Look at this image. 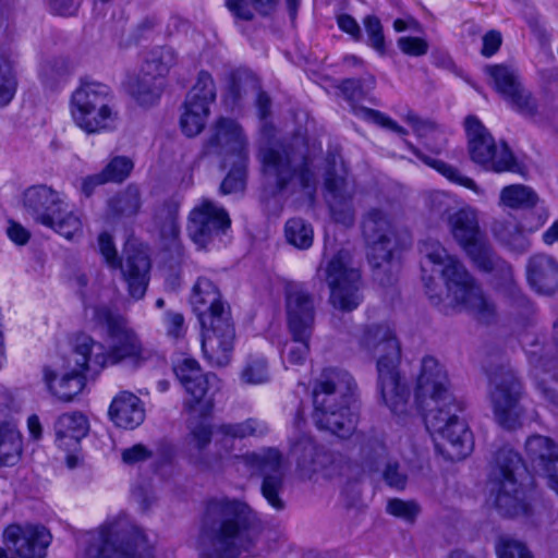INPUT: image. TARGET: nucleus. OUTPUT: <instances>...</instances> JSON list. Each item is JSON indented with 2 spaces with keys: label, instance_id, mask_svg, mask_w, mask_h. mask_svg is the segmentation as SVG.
<instances>
[{
  "label": "nucleus",
  "instance_id": "nucleus-1",
  "mask_svg": "<svg viewBox=\"0 0 558 558\" xmlns=\"http://www.w3.org/2000/svg\"><path fill=\"white\" fill-rule=\"evenodd\" d=\"M262 531L260 519L244 500L227 496L209 498L198 521L199 558L251 556Z\"/></svg>",
  "mask_w": 558,
  "mask_h": 558
},
{
  "label": "nucleus",
  "instance_id": "nucleus-2",
  "mask_svg": "<svg viewBox=\"0 0 558 558\" xmlns=\"http://www.w3.org/2000/svg\"><path fill=\"white\" fill-rule=\"evenodd\" d=\"M415 402L425 411L426 427L439 436V450L450 460H461L473 450V437L458 413L462 407L449 391L446 371L432 356L422 360L415 388Z\"/></svg>",
  "mask_w": 558,
  "mask_h": 558
},
{
  "label": "nucleus",
  "instance_id": "nucleus-3",
  "mask_svg": "<svg viewBox=\"0 0 558 558\" xmlns=\"http://www.w3.org/2000/svg\"><path fill=\"white\" fill-rule=\"evenodd\" d=\"M191 305L203 328L202 350L214 366H226L232 359L235 328L231 310L220 290L208 278L199 277L193 286Z\"/></svg>",
  "mask_w": 558,
  "mask_h": 558
},
{
  "label": "nucleus",
  "instance_id": "nucleus-4",
  "mask_svg": "<svg viewBox=\"0 0 558 558\" xmlns=\"http://www.w3.org/2000/svg\"><path fill=\"white\" fill-rule=\"evenodd\" d=\"M356 384L344 369H323L313 387V421L318 429L328 430L340 438L353 434L356 414L352 410Z\"/></svg>",
  "mask_w": 558,
  "mask_h": 558
},
{
  "label": "nucleus",
  "instance_id": "nucleus-5",
  "mask_svg": "<svg viewBox=\"0 0 558 558\" xmlns=\"http://www.w3.org/2000/svg\"><path fill=\"white\" fill-rule=\"evenodd\" d=\"M305 150L301 138L259 150L263 201H268L286 191L294 192L298 187L308 194L315 191L316 175L312 159L306 156Z\"/></svg>",
  "mask_w": 558,
  "mask_h": 558
},
{
  "label": "nucleus",
  "instance_id": "nucleus-6",
  "mask_svg": "<svg viewBox=\"0 0 558 558\" xmlns=\"http://www.w3.org/2000/svg\"><path fill=\"white\" fill-rule=\"evenodd\" d=\"M362 345L377 360V386L383 401L395 415H407L410 390L400 376L401 347L393 330L384 325L369 326Z\"/></svg>",
  "mask_w": 558,
  "mask_h": 558
},
{
  "label": "nucleus",
  "instance_id": "nucleus-7",
  "mask_svg": "<svg viewBox=\"0 0 558 558\" xmlns=\"http://www.w3.org/2000/svg\"><path fill=\"white\" fill-rule=\"evenodd\" d=\"M421 251L426 263L432 266V271L440 272L448 294L457 304L462 305L480 322L489 323L495 317V304L457 257L449 255L445 247L434 241L423 243Z\"/></svg>",
  "mask_w": 558,
  "mask_h": 558
},
{
  "label": "nucleus",
  "instance_id": "nucleus-8",
  "mask_svg": "<svg viewBox=\"0 0 558 558\" xmlns=\"http://www.w3.org/2000/svg\"><path fill=\"white\" fill-rule=\"evenodd\" d=\"M449 231L471 262L481 270L499 271L505 281L514 282L513 268L495 252L480 225V211L464 206L448 216Z\"/></svg>",
  "mask_w": 558,
  "mask_h": 558
},
{
  "label": "nucleus",
  "instance_id": "nucleus-9",
  "mask_svg": "<svg viewBox=\"0 0 558 558\" xmlns=\"http://www.w3.org/2000/svg\"><path fill=\"white\" fill-rule=\"evenodd\" d=\"M85 558H155L154 545L138 526L125 521L105 523L85 534Z\"/></svg>",
  "mask_w": 558,
  "mask_h": 558
},
{
  "label": "nucleus",
  "instance_id": "nucleus-10",
  "mask_svg": "<svg viewBox=\"0 0 558 558\" xmlns=\"http://www.w3.org/2000/svg\"><path fill=\"white\" fill-rule=\"evenodd\" d=\"M70 113L74 124L86 134L110 131L118 120L110 87L98 82H84L72 93Z\"/></svg>",
  "mask_w": 558,
  "mask_h": 558
},
{
  "label": "nucleus",
  "instance_id": "nucleus-11",
  "mask_svg": "<svg viewBox=\"0 0 558 558\" xmlns=\"http://www.w3.org/2000/svg\"><path fill=\"white\" fill-rule=\"evenodd\" d=\"M68 364L70 372L58 381L52 369L44 368V380L49 391L65 402L71 401L84 388L86 371L97 372L106 365L104 345L85 333L77 335Z\"/></svg>",
  "mask_w": 558,
  "mask_h": 558
},
{
  "label": "nucleus",
  "instance_id": "nucleus-12",
  "mask_svg": "<svg viewBox=\"0 0 558 558\" xmlns=\"http://www.w3.org/2000/svg\"><path fill=\"white\" fill-rule=\"evenodd\" d=\"M23 205L32 218L68 240L82 235L83 221L78 213L69 210L63 195L52 187L39 184L26 189Z\"/></svg>",
  "mask_w": 558,
  "mask_h": 558
},
{
  "label": "nucleus",
  "instance_id": "nucleus-13",
  "mask_svg": "<svg viewBox=\"0 0 558 558\" xmlns=\"http://www.w3.org/2000/svg\"><path fill=\"white\" fill-rule=\"evenodd\" d=\"M521 465V457L511 448L504 447L497 451L489 475V499L502 517H526L531 512L530 504L515 478Z\"/></svg>",
  "mask_w": 558,
  "mask_h": 558
},
{
  "label": "nucleus",
  "instance_id": "nucleus-14",
  "mask_svg": "<svg viewBox=\"0 0 558 558\" xmlns=\"http://www.w3.org/2000/svg\"><path fill=\"white\" fill-rule=\"evenodd\" d=\"M468 140V153L471 160L487 171L513 172L523 174V166L517 161L505 142L496 143L485 125L475 117L464 121Z\"/></svg>",
  "mask_w": 558,
  "mask_h": 558
},
{
  "label": "nucleus",
  "instance_id": "nucleus-15",
  "mask_svg": "<svg viewBox=\"0 0 558 558\" xmlns=\"http://www.w3.org/2000/svg\"><path fill=\"white\" fill-rule=\"evenodd\" d=\"M489 399L496 421L506 429H515L522 424L523 409L520 405L522 384L506 364L490 367Z\"/></svg>",
  "mask_w": 558,
  "mask_h": 558
},
{
  "label": "nucleus",
  "instance_id": "nucleus-16",
  "mask_svg": "<svg viewBox=\"0 0 558 558\" xmlns=\"http://www.w3.org/2000/svg\"><path fill=\"white\" fill-rule=\"evenodd\" d=\"M99 252L111 268H120L130 295L142 299L148 286L150 262L146 251L133 243H128L123 251V260L117 255L112 236L108 232H101L98 236Z\"/></svg>",
  "mask_w": 558,
  "mask_h": 558
},
{
  "label": "nucleus",
  "instance_id": "nucleus-17",
  "mask_svg": "<svg viewBox=\"0 0 558 558\" xmlns=\"http://www.w3.org/2000/svg\"><path fill=\"white\" fill-rule=\"evenodd\" d=\"M252 473L263 477L262 495L277 511L286 507L281 495L284 489V477L289 462L282 452L274 447L263 448L259 451L246 452L236 457Z\"/></svg>",
  "mask_w": 558,
  "mask_h": 558
},
{
  "label": "nucleus",
  "instance_id": "nucleus-18",
  "mask_svg": "<svg viewBox=\"0 0 558 558\" xmlns=\"http://www.w3.org/2000/svg\"><path fill=\"white\" fill-rule=\"evenodd\" d=\"M173 371L186 392L184 411L190 415L208 416L214 409L213 396L220 389L219 378L213 373H203L194 359L182 360Z\"/></svg>",
  "mask_w": 558,
  "mask_h": 558
},
{
  "label": "nucleus",
  "instance_id": "nucleus-19",
  "mask_svg": "<svg viewBox=\"0 0 558 558\" xmlns=\"http://www.w3.org/2000/svg\"><path fill=\"white\" fill-rule=\"evenodd\" d=\"M325 280L330 289L329 301L342 312L355 310L362 302L361 274L352 265L349 251L340 250L324 269Z\"/></svg>",
  "mask_w": 558,
  "mask_h": 558
},
{
  "label": "nucleus",
  "instance_id": "nucleus-20",
  "mask_svg": "<svg viewBox=\"0 0 558 558\" xmlns=\"http://www.w3.org/2000/svg\"><path fill=\"white\" fill-rule=\"evenodd\" d=\"M94 319L106 328L110 338V350L108 353L104 351L106 363L116 364L126 359L140 362L148 357L147 350L121 315L107 306H99L94 310Z\"/></svg>",
  "mask_w": 558,
  "mask_h": 558
},
{
  "label": "nucleus",
  "instance_id": "nucleus-21",
  "mask_svg": "<svg viewBox=\"0 0 558 558\" xmlns=\"http://www.w3.org/2000/svg\"><path fill=\"white\" fill-rule=\"evenodd\" d=\"M324 197L331 213L332 219L343 226L354 222L353 198L356 193L354 179L343 161L339 165L333 160L324 178Z\"/></svg>",
  "mask_w": 558,
  "mask_h": 558
},
{
  "label": "nucleus",
  "instance_id": "nucleus-22",
  "mask_svg": "<svg viewBox=\"0 0 558 558\" xmlns=\"http://www.w3.org/2000/svg\"><path fill=\"white\" fill-rule=\"evenodd\" d=\"M215 99L216 88L211 75L205 71L199 72L182 106L180 126L186 136L193 137L203 131L209 116V105Z\"/></svg>",
  "mask_w": 558,
  "mask_h": 558
},
{
  "label": "nucleus",
  "instance_id": "nucleus-23",
  "mask_svg": "<svg viewBox=\"0 0 558 558\" xmlns=\"http://www.w3.org/2000/svg\"><path fill=\"white\" fill-rule=\"evenodd\" d=\"M214 427L199 421L189 425L186 435V458L195 469L202 472L221 473L225 470L226 453L217 444L210 450Z\"/></svg>",
  "mask_w": 558,
  "mask_h": 558
},
{
  "label": "nucleus",
  "instance_id": "nucleus-24",
  "mask_svg": "<svg viewBox=\"0 0 558 558\" xmlns=\"http://www.w3.org/2000/svg\"><path fill=\"white\" fill-rule=\"evenodd\" d=\"M203 154L219 157L223 167H227L229 160L240 157L248 159L247 142L241 125L229 118L218 119L204 144Z\"/></svg>",
  "mask_w": 558,
  "mask_h": 558
},
{
  "label": "nucleus",
  "instance_id": "nucleus-25",
  "mask_svg": "<svg viewBox=\"0 0 558 558\" xmlns=\"http://www.w3.org/2000/svg\"><path fill=\"white\" fill-rule=\"evenodd\" d=\"M231 219L227 210L210 199H203L189 216L187 232L192 241L205 248L216 236L225 233Z\"/></svg>",
  "mask_w": 558,
  "mask_h": 558
},
{
  "label": "nucleus",
  "instance_id": "nucleus-26",
  "mask_svg": "<svg viewBox=\"0 0 558 558\" xmlns=\"http://www.w3.org/2000/svg\"><path fill=\"white\" fill-rule=\"evenodd\" d=\"M362 234L369 247L368 257L376 267L390 260L395 230L387 213L379 208L368 209L363 216Z\"/></svg>",
  "mask_w": 558,
  "mask_h": 558
},
{
  "label": "nucleus",
  "instance_id": "nucleus-27",
  "mask_svg": "<svg viewBox=\"0 0 558 558\" xmlns=\"http://www.w3.org/2000/svg\"><path fill=\"white\" fill-rule=\"evenodd\" d=\"M4 542L19 558H45L52 536L40 524H13L5 529Z\"/></svg>",
  "mask_w": 558,
  "mask_h": 558
},
{
  "label": "nucleus",
  "instance_id": "nucleus-28",
  "mask_svg": "<svg viewBox=\"0 0 558 558\" xmlns=\"http://www.w3.org/2000/svg\"><path fill=\"white\" fill-rule=\"evenodd\" d=\"M286 313L290 333H313L316 305L314 295L303 286H290L286 293Z\"/></svg>",
  "mask_w": 558,
  "mask_h": 558
},
{
  "label": "nucleus",
  "instance_id": "nucleus-29",
  "mask_svg": "<svg viewBox=\"0 0 558 558\" xmlns=\"http://www.w3.org/2000/svg\"><path fill=\"white\" fill-rule=\"evenodd\" d=\"M525 451L537 468V472L546 478L547 485L553 490H558V478L556 471H558V446L548 437L541 435H533L525 441Z\"/></svg>",
  "mask_w": 558,
  "mask_h": 558
},
{
  "label": "nucleus",
  "instance_id": "nucleus-30",
  "mask_svg": "<svg viewBox=\"0 0 558 558\" xmlns=\"http://www.w3.org/2000/svg\"><path fill=\"white\" fill-rule=\"evenodd\" d=\"M526 281L537 294L553 295L558 291V260L548 254L532 255L525 265Z\"/></svg>",
  "mask_w": 558,
  "mask_h": 558
},
{
  "label": "nucleus",
  "instance_id": "nucleus-31",
  "mask_svg": "<svg viewBox=\"0 0 558 558\" xmlns=\"http://www.w3.org/2000/svg\"><path fill=\"white\" fill-rule=\"evenodd\" d=\"M109 415L117 426L133 429L144 422L145 411L138 397L123 391L112 400Z\"/></svg>",
  "mask_w": 558,
  "mask_h": 558
},
{
  "label": "nucleus",
  "instance_id": "nucleus-32",
  "mask_svg": "<svg viewBox=\"0 0 558 558\" xmlns=\"http://www.w3.org/2000/svg\"><path fill=\"white\" fill-rule=\"evenodd\" d=\"M217 432L221 435V438L217 440V446L219 445L223 449L227 457L233 449L231 439L264 436L268 433V426L257 418H247L240 423L221 424Z\"/></svg>",
  "mask_w": 558,
  "mask_h": 558
},
{
  "label": "nucleus",
  "instance_id": "nucleus-33",
  "mask_svg": "<svg viewBox=\"0 0 558 558\" xmlns=\"http://www.w3.org/2000/svg\"><path fill=\"white\" fill-rule=\"evenodd\" d=\"M60 447L70 448L78 444L88 432L87 418L77 412L61 415L54 425Z\"/></svg>",
  "mask_w": 558,
  "mask_h": 558
},
{
  "label": "nucleus",
  "instance_id": "nucleus-34",
  "mask_svg": "<svg viewBox=\"0 0 558 558\" xmlns=\"http://www.w3.org/2000/svg\"><path fill=\"white\" fill-rule=\"evenodd\" d=\"M165 83L160 77H153V75L141 73L129 83V94L134 100L143 107H150L159 100Z\"/></svg>",
  "mask_w": 558,
  "mask_h": 558
},
{
  "label": "nucleus",
  "instance_id": "nucleus-35",
  "mask_svg": "<svg viewBox=\"0 0 558 558\" xmlns=\"http://www.w3.org/2000/svg\"><path fill=\"white\" fill-rule=\"evenodd\" d=\"M405 121L430 151L439 154L445 148L446 135L433 121L422 120L413 112L405 116Z\"/></svg>",
  "mask_w": 558,
  "mask_h": 558
},
{
  "label": "nucleus",
  "instance_id": "nucleus-36",
  "mask_svg": "<svg viewBox=\"0 0 558 558\" xmlns=\"http://www.w3.org/2000/svg\"><path fill=\"white\" fill-rule=\"evenodd\" d=\"M408 145H409V148L411 149V151L418 159H421L428 167L435 169L437 172H439L441 175H444L450 182L461 185L465 189H469L477 194L481 193V190L477 186V184L475 183V181L473 179L462 174L458 168H456L440 159H436V158L426 156L420 149L414 147L412 144H408Z\"/></svg>",
  "mask_w": 558,
  "mask_h": 558
},
{
  "label": "nucleus",
  "instance_id": "nucleus-37",
  "mask_svg": "<svg viewBox=\"0 0 558 558\" xmlns=\"http://www.w3.org/2000/svg\"><path fill=\"white\" fill-rule=\"evenodd\" d=\"M279 0H226V7L235 19L252 21L254 11L266 16L271 14Z\"/></svg>",
  "mask_w": 558,
  "mask_h": 558
},
{
  "label": "nucleus",
  "instance_id": "nucleus-38",
  "mask_svg": "<svg viewBox=\"0 0 558 558\" xmlns=\"http://www.w3.org/2000/svg\"><path fill=\"white\" fill-rule=\"evenodd\" d=\"M485 72L492 77L496 90L505 99L522 86L518 71L509 65H487Z\"/></svg>",
  "mask_w": 558,
  "mask_h": 558
},
{
  "label": "nucleus",
  "instance_id": "nucleus-39",
  "mask_svg": "<svg viewBox=\"0 0 558 558\" xmlns=\"http://www.w3.org/2000/svg\"><path fill=\"white\" fill-rule=\"evenodd\" d=\"M22 452V438L13 426L0 425V465H13Z\"/></svg>",
  "mask_w": 558,
  "mask_h": 558
},
{
  "label": "nucleus",
  "instance_id": "nucleus-40",
  "mask_svg": "<svg viewBox=\"0 0 558 558\" xmlns=\"http://www.w3.org/2000/svg\"><path fill=\"white\" fill-rule=\"evenodd\" d=\"M141 193L135 185H129L124 191L110 198L108 206L112 216L131 217L141 208Z\"/></svg>",
  "mask_w": 558,
  "mask_h": 558
},
{
  "label": "nucleus",
  "instance_id": "nucleus-41",
  "mask_svg": "<svg viewBox=\"0 0 558 558\" xmlns=\"http://www.w3.org/2000/svg\"><path fill=\"white\" fill-rule=\"evenodd\" d=\"M174 63V51L169 47H158L147 54L142 71L153 77L162 78L165 83V76Z\"/></svg>",
  "mask_w": 558,
  "mask_h": 558
},
{
  "label": "nucleus",
  "instance_id": "nucleus-42",
  "mask_svg": "<svg viewBox=\"0 0 558 558\" xmlns=\"http://www.w3.org/2000/svg\"><path fill=\"white\" fill-rule=\"evenodd\" d=\"M284 238L290 245L307 250L313 244L314 230L303 218H291L284 225Z\"/></svg>",
  "mask_w": 558,
  "mask_h": 558
},
{
  "label": "nucleus",
  "instance_id": "nucleus-43",
  "mask_svg": "<svg viewBox=\"0 0 558 558\" xmlns=\"http://www.w3.org/2000/svg\"><path fill=\"white\" fill-rule=\"evenodd\" d=\"M292 454L303 469L316 471L322 464L318 447L308 435H302L291 444Z\"/></svg>",
  "mask_w": 558,
  "mask_h": 558
},
{
  "label": "nucleus",
  "instance_id": "nucleus-44",
  "mask_svg": "<svg viewBox=\"0 0 558 558\" xmlns=\"http://www.w3.org/2000/svg\"><path fill=\"white\" fill-rule=\"evenodd\" d=\"M537 201V194L531 187L521 184L506 186L500 192V202L513 209L531 208Z\"/></svg>",
  "mask_w": 558,
  "mask_h": 558
},
{
  "label": "nucleus",
  "instance_id": "nucleus-45",
  "mask_svg": "<svg viewBox=\"0 0 558 558\" xmlns=\"http://www.w3.org/2000/svg\"><path fill=\"white\" fill-rule=\"evenodd\" d=\"M313 333H291V339L286 341L281 348L283 363L301 365L310 352V340Z\"/></svg>",
  "mask_w": 558,
  "mask_h": 558
},
{
  "label": "nucleus",
  "instance_id": "nucleus-46",
  "mask_svg": "<svg viewBox=\"0 0 558 558\" xmlns=\"http://www.w3.org/2000/svg\"><path fill=\"white\" fill-rule=\"evenodd\" d=\"M72 70L73 66L66 58H53L43 64L40 77L45 85L53 88L59 83L64 82Z\"/></svg>",
  "mask_w": 558,
  "mask_h": 558
},
{
  "label": "nucleus",
  "instance_id": "nucleus-47",
  "mask_svg": "<svg viewBox=\"0 0 558 558\" xmlns=\"http://www.w3.org/2000/svg\"><path fill=\"white\" fill-rule=\"evenodd\" d=\"M232 168L220 184V193L223 195L240 193L246 186V169L248 159L240 157L236 160H229Z\"/></svg>",
  "mask_w": 558,
  "mask_h": 558
},
{
  "label": "nucleus",
  "instance_id": "nucleus-48",
  "mask_svg": "<svg viewBox=\"0 0 558 558\" xmlns=\"http://www.w3.org/2000/svg\"><path fill=\"white\" fill-rule=\"evenodd\" d=\"M506 100L513 110L526 118L535 119L542 114L536 98L523 86L515 89Z\"/></svg>",
  "mask_w": 558,
  "mask_h": 558
},
{
  "label": "nucleus",
  "instance_id": "nucleus-49",
  "mask_svg": "<svg viewBox=\"0 0 558 558\" xmlns=\"http://www.w3.org/2000/svg\"><path fill=\"white\" fill-rule=\"evenodd\" d=\"M495 236L505 245L525 250L526 240L520 226L511 220H498L493 226Z\"/></svg>",
  "mask_w": 558,
  "mask_h": 558
},
{
  "label": "nucleus",
  "instance_id": "nucleus-50",
  "mask_svg": "<svg viewBox=\"0 0 558 558\" xmlns=\"http://www.w3.org/2000/svg\"><path fill=\"white\" fill-rule=\"evenodd\" d=\"M133 168L132 159L125 156H116L107 163L101 173L107 183H121L129 178Z\"/></svg>",
  "mask_w": 558,
  "mask_h": 558
},
{
  "label": "nucleus",
  "instance_id": "nucleus-51",
  "mask_svg": "<svg viewBox=\"0 0 558 558\" xmlns=\"http://www.w3.org/2000/svg\"><path fill=\"white\" fill-rule=\"evenodd\" d=\"M241 380L247 385H260L269 380L268 364L264 357H251L241 372Z\"/></svg>",
  "mask_w": 558,
  "mask_h": 558
},
{
  "label": "nucleus",
  "instance_id": "nucleus-52",
  "mask_svg": "<svg viewBox=\"0 0 558 558\" xmlns=\"http://www.w3.org/2000/svg\"><path fill=\"white\" fill-rule=\"evenodd\" d=\"M374 87L375 78L369 75L364 78L344 80L340 85V90L349 101H357L366 97Z\"/></svg>",
  "mask_w": 558,
  "mask_h": 558
},
{
  "label": "nucleus",
  "instance_id": "nucleus-53",
  "mask_svg": "<svg viewBox=\"0 0 558 558\" xmlns=\"http://www.w3.org/2000/svg\"><path fill=\"white\" fill-rule=\"evenodd\" d=\"M360 454L363 465L373 471L376 470L377 463L385 459L387 448L380 439L368 438L363 441Z\"/></svg>",
  "mask_w": 558,
  "mask_h": 558
},
{
  "label": "nucleus",
  "instance_id": "nucleus-54",
  "mask_svg": "<svg viewBox=\"0 0 558 558\" xmlns=\"http://www.w3.org/2000/svg\"><path fill=\"white\" fill-rule=\"evenodd\" d=\"M16 78L7 59L0 60V107L7 106L16 92Z\"/></svg>",
  "mask_w": 558,
  "mask_h": 558
},
{
  "label": "nucleus",
  "instance_id": "nucleus-55",
  "mask_svg": "<svg viewBox=\"0 0 558 558\" xmlns=\"http://www.w3.org/2000/svg\"><path fill=\"white\" fill-rule=\"evenodd\" d=\"M498 558H533L526 546L511 537H500L496 545Z\"/></svg>",
  "mask_w": 558,
  "mask_h": 558
},
{
  "label": "nucleus",
  "instance_id": "nucleus-56",
  "mask_svg": "<svg viewBox=\"0 0 558 558\" xmlns=\"http://www.w3.org/2000/svg\"><path fill=\"white\" fill-rule=\"evenodd\" d=\"M421 508L414 500L390 499L387 504V512L407 522H413Z\"/></svg>",
  "mask_w": 558,
  "mask_h": 558
},
{
  "label": "nucleus",
  "instance_id": "nucleus-57",
  "mask_svg": "<svg viewBox=\"0 0 558 558\" xmlns=\"http://www.w3.org/2000/svg\"><path fill=\"white\" fill-rule=\"evenodd\" d=\"M363 24L367 34L368 45L383 53L385 51V37L379 19L375 15H367L363 20Z\"/></svg>",
  "mask_w": 558,
  "mask_h": 558
},
{
  "label": "nucleus",
  "instance_id": "nucleus-58",
  "mask_svg": "<svg viewBox=\"0 0 558 558\" xmlns=\"http://www.w3.org/2000/svg\"><path fill=\"white\" fill-rule=\"evenodd\" d=\"M359 112L362 114L363 118L368 119L373 121L374 123L388 129L401 136H404L408 134V131L399 125L395 120L389 118L388 116L381 113L380 111L368 109V108H361L359 109Z\"/></svg>",
  "mask_w": 558,
  "mask_h": 558
},
{
  "label": "nucleus",
  "instance_id": "nucleus-59",
  "mask_svg": "<svg viewBox=\"0 0 558 558\" xmlns=\"http://www.w3.org/2000/svg\"><path fill=\"white\" fill-rule=\"evenodd\" d=\"M399 49L412 57H421L427 53L429 45L421 37L403 36L397 41Z\"/></svg>",
  "mask_w": 558,
  "mask_h": 558
},
{
  "label": "nucleus",
  "instance_id": "nucleus-60",
  "mask_svg": "<svg viewBox=\"0 0 558 558\" xmlns=\"http://www.w3.org/2000/svg\"><path fill=\"white\" fill-rule=\"evenodd\" d=\"M387 485L396 489H403L407 486L408 475L403 472L398 462H388L383 472Z\"/></svg>",
  "mask_w": 558,
  "mask_h": 558
},
{
  "label": "nucleus",
  "instance_id": "nucleus-61",
  "mask_svg": "<svg viewBox=\"0 0 558 558\" xmlns=\"http://www.w3.org/2000/svg\"><path fill=\"white\" fill-rule=\"evenodd\" d=\"M167 335L179 339L185 335L184 317L181 313L168 311L165 313Z\"/></svg>",
  "mask_w": 558,
  "mask_h": 558
},
{
  "label": "nucleus",
  "instance_id": "nucleus-62",
  "mask_svg": "<svg viewBox=\"0 0 558 558\" xmlns=\"http://www.w3.org/2000/svg\"><path fill=\"white\" fill-rule=\"evenodd\" d=\"M514 293L512 306L515 314L524 320L530 319L535 314L534 304L521 292L520 289H515Z\"/></svg>",
  "mask_w": 558,
  "mask_h": 558
},
{
  "label": "nucleus",
  "instance_id": "nucleus-63",
  "mask_svg": "<svg viewBox=\"0 0 558 558\" xmlns=\"http://www.w3.org/2000/svg\"><path fill=\"white\" fill-rule=\"evenodd\" d=\"M501 43V34L497 31H489L483 37L482 54L487 58L492 57L499 50Z\"/></svg>",
  "mask_w": 558,
  "mask_h": 558
},
{
  "label": "nucleus",
  "instance_id": "nucleus-64",
  "mask_svg": "<svg viewBox=\"0 0 558 558\" xmlns=\"http://www.w3.org/2000/svg\"><path fill=\"white\" fill-rule=\"evenodd\" d=\"M150 456H151V453L148 451V449L145 446L137 444L131 448L123 450L122 460H123V462H125L128 464H133L136 462L145 461Z\"/></svg>",
  "mask_w": 558,
  "mask_h": 558
}]
</instances>
